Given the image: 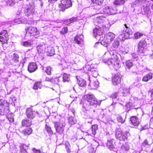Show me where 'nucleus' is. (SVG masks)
I'll return each mask as SVG.
<instances>
[{
    "instance_id": "obj_1",
    "label": "nucleus",
    "mask_w": 153,
    "mask_h": 153,
    "mask_svg": "<svg viewBox=\"0 0 153 153\" xmlns=\"http://www.w3.org/2000/svg\"><path fill=\"white\" fill-rule=\"evenodd\" d=\"M84 97L91 106L96 107L100 105V103L94 94H88L85 95Z\"/></svg>"
},
{
    "instance_id": "obj_2",
    "label": "nucleus",
    "mask_w": 153,
    "mask_h": 153,
    "mask_svg": "<svg viewBox=\"0 0 153 153\" xmlns=\"http://www.w3.org/2000/svg\"><path fill=\"white\" fill-rule=\"evenodd\" d=\"M9 104L6 100L0 99V115H4L8 111Z\"/></svg>"
},
{
    "instance_id": "obj_3",
    "label": "nucleus",
    "mask_w": 153,
    "mask_h": 153,
    "mask_svg": "<svg viewBox=\"0 0 153 153\" xmlns=\"http://www.w3.org/2000/svg\"><path fill=\"white\" fill-rule=\"evenodd\" d=\"M9 40L8 33L7 31L5 30H1L0 32V42L2 45L8 44Z\"/></svg>"
},
{
    "instance_id": "obj_4",
    "label": "nucleus",
    "mask_w": 153,
    "mask_h": 153,
    "mask_svg": "<svg viewBox=\"0 0 153 153\" xmlns=\"http://www.w3.org/2000/svg\"><path fill=\"white\" fill-rule=\"evenodd\" d=\"M25 30L26 33L30 36H36L40 34L39 30L35 27L28 26L25 28Z\"/></svg>"
},
{
    "instance_id": "obj_5",
    "label": "nucleus",
    "mask_w": 153,
    "mask_h": 153,
    "mask_svg": "<svg viewBox=\"0 0 153 153\" xmlns=\"http://www.w3.org/2000/svg\"><path fill=\"white\" fill-rule=\"evenodd\" d=\"M148 40L146 38L143 39L139 41L137 45V51L138 52L142 53L145 51V47L147 44L146 40Z\"/></svg>"
},
{
    "instance_id": "obj_6",
    "label": "nucleus",
    "mask_w": 153,
    "mask_h": 153,
    "mask_svg": "<svg viewBox=\"0 0 153 153\" xmlns=\"http://www.w3.org/2000/svg\"><path fill=\"white\" fill-rule=\"evenodd\" d=\"M72 3L71 0H61V3L59 5L61 9L60 11H64L66 9L72 6Z\"/></svg>"
},
{
    "instance_id": "obj_7",
    "label": "nucleus",
    "mask_w": 153,
    "mask_h": 153,
    "mask_svg": "<svg viewBox=\"0 0 153 153\" xmlns=\"http://www.w3.org/2000/svg\"><path fill=\"white\" fill-rule=\"evenodd\" d=\"M25 114L28 118L33 119L35 117L36 114H38L39 113L37 111H35L32 108L29 107L26 109Z\"/></svg>"
},
{
    "instance_id": "obj_8",
    "label": "nucleus",
    "mask_w": 153,
    "mask_h": 153,
    "mask_svg": "<svg viewBox=\"0 0 153 153\" xmlns=\"http://www.w3.org/2000/svg\"><path fill=\"white\" fill-rule=\"evenodd\" d=\"M122 75L118 73L114 75L112 77V83L114 85L120 84L122 79Z\"/></svg>"
},
{
    "instance_id": "obj_9",
    "label": "nucleus",
    "mask_w": 153,
    "mask_h": 153,
    "mask_svg": "<svg viewBox=\"0 0 153 153\" xmlns=\"http://www.w3.org/2000/svg\"><path fill=\"white\" fill-rule=\"evenodd\" d=\"M110 62L113 66L114 68L116 70L120 68V60L117 57H111L110 59Z\"/></svg>"
},
{
    "instance_id": "obj_10",
    "label": "nucleus",
    "mask_w": 153,
    "mask_h": 153,
    "mask_svg": "<svg viewBox=\"0 0 153 153\" xmlns=\"http://www.w3.org/2000/svg\"><path fill=\"white\" fill-rule=\"evenodd\" d=\"M35 12L34 8L32 5L29 4L25 10L24 13L27 16H32Z\"/></svg>"
},
{
    "instance_id": "obj_11",
    "label": "nucleus",
    "mask_w": 153,
    "mask_h": 153,
    "mask_svg": "<svg viewBox=\"0 0 153 153\" xmlns=\"http://www.w3.org/2000/svg\"><path fill=\"white\" fill-rule=\"evenodd\" d=\"M37 68V66L36 63H30L28 66V70L30 73L35 71Z\"/></svg>"
},
{
    "instance_id": "obj_12",
    "label": "nucleus",
    "mask_w": 153,
    "mask_h": 153,
    "mask_svg": "<svg viewBox=\"0 0 153 153\" xmlns=\"http://www.w3.org/2000/svg\"><path fill=\"white\" fill-rule=\"evenodd\" d=\"M105 27L104 26L102 27L97 26L94 29L93 33L98 35H101L102 34Z\"/></svg>"
},
{
    "instance_id": "obj_13",
    "label": "nucleus",
    "mask_w": 153,
    "mask_h": 153,
    "mask_svg": "<svg viewBox=\"0 0 153 153\" xmlns=\"http://www.w3.org/2000/svg\"><path fill=\"white\" fill-rule=\"evenodd\" d=\"M123 133L122 132L120 128H117L116 130L115 137L120 140H123V138H125V135L123 136Z\"/></svg>"
},
{
    "instance_id": "obj_14",
    "label": "nucleus",
    "mask_w": 153,
    "mask_h": 153,
    "mask_svg": "<svg viewBox=\"0 0 153 153\" xmlns=\"http://www.w3.org/2000/svg\"><path fill=\"white\" fill-rule=\"evenodd\" d=\"M114 34L112 33H109L106 35L105 41L107 43H109L114 40Z\"/></svg>"
},
{
    "instance_id": "obj_15",
    "label": "nucleus",
    "mask_w": 153,
    "mask_h": 153,
    "mask_svg": "<svg viewBox=\"0 0 153 153\" xmlns=\"http://www.w3.org/2000/svg\"><path fill=\"white\" fill-rule=\"evenodd\" d=\"M153 78V74L150 73L145 75L142 79V81L143 82H147L151 79Z\"/></svg>"
},
{
    "instance_id": "obj_16",
    "label": "nucleus",
    "mask_w": 153,
    "mask_h": 153,
    "mask_svg": "<svg viewBox=\"0 0 153 153\" xmlns=\"http://www.w3.org/2000/svg\"><path fill=\"white\" fill-rule=\"evenodd\" d=\"M130 120L133 124H139L141 121V120L136 116L131 117L130 118Z\"/></svg>"
},
{
    "instance_id": "obj_17",
    "label": "nucleus",
    "mask_w": 153,
    "mask_h": 153,
    "mask_svg": "<svg viewBox=\"0 0 153 153\" xmlns=\"http://www.w3.org/2000/svg\"><path fill=\"white\" fill-rule=\"evenodd\" d=\"M74 40L75 43L80 44L83 41V36L82 35H77L75 37Z\"/></svg>"
},
{
    "instance_id": "obj_18",
    "label": "nucleus",
    "mask_w": 153,
    "mask_h": 153,
    "mask_svg": "<svg viewBox=\"0 0 153 153\" xmlns=\"http://www.w3.org/2000/svg\"><path fill=\"white\" fill-rule=\"evenodd\" d=\"M115 140L112 139L110 141H108L107 146L110 150H112L115 148Z\"/></svg>"
},
{
    "instance_id": "obj_19",
    "label": "nucleus",
    "mask_w": 153,
    "mask_h": 153,
    "mask_svg": "<svg viewBox=\"0 0 153 153\" xmlns=\"http://www.w3.org/2000/svg\"><path fill=\"white\" fill-rule=\"evenodd\" d=\"M42 81H37L34 84L33 88L35 90H37L39 89H41L42 87Z\"/></svg>"
},
{
    "instance_id": "obj_20",
    "label": "nucleus",
    "mask_w": 153,
    "mask_h": 153,
    "mask_svg": "<svg viewBox=\"0 0 153 153\" xmlns=\"http://www.w3.org/2000/svg\"><path fill=\"white\" fill-rule=\"evenodd\" d=\"M46 50V52L48 56H52L55 54L54 49L53 47H48Z\"/></svg>"
},
{
    "instance_id": "obj_21",
    "label": "nucleus",
    "mask_w": 153,
    "mask_h": 153,
    "mask_svg": "<svg viewBox=\"0 0 153 153\" xmlns=\"http://www.w3.org/2000/svg\"><path fill=\"white\" fill-rule=\"evenodd\" d=\"M77 83L78 85L81 87H84L86 85V81L82 78H79L78 79Z\"/></svg>"
},
{
    "instance_id": "obj_22",
    "label": "nucleus",
    "mask_w": 153,
    "mask_h": 153,
    "mask_svg": "<svg viewBox=\"0 0 153 153\" xmlns=\"http://www.w3.org/2000/svg\"><path fill=\"white\" fill-rule=\"evenodd\" d=\"M55 127L56 131L58 133H61L63 131L64 126H63V125H55Z\"/></svg>"
},
{
    "instance_id": "obj_23",
    "label": "nucleus",
    "mask_w": 153,
    "mask_h": 153,
    "mask_svg": "<svg viewBox=\"0 0 153 153\" xmlns=\"http://www.w3.org/2000/svg\"><path fill=\"white\" fill-rule=\"evenodd\" d=\"M88 71H90L89 73L94 77H96L98 75L97 71L93 68H90L88 69Z\"/></svg>"
},
{
    "instance_id": "obj_24",
    "label": "nucleus",
    "mask_w": 153,
    "mask_h": 153,
    "mask_svg": "<svg viewBox=\"0 0 153 153\" xmlns=\"http://www.w3.org/2000/svg\"><path fill=\"white\" fill-rule=\"evenodd\" d=\"M91 3L96 5L100 6L103 3L104 0H90Z\"/></svg>"
},
{
    "instance_id": "obj_25",
    "label": "nucleus",
    "mask_w": 153,
    "mask_h": 153,
    "mask_svg": "<svg viewBox=\"0 0 153 153\" xmlns=\"http://www.w3.org/2000/svg\"><path fill=\"white\" fill-rule=\"evenodd\" d=\"M147 3L146 4V5L143 6V9L144 12L146 13H147L150 10V3L149 1L147 2Z\"/></svg>"
},
{
    "instance_id": "obj_26",
    "label": "nucleus",
    "mask_w": 153,
    "mask_h": 153,
    "mask_svg": "<svg viewBox=\"0 0 153 153\" xmlns=\"http://www.w3.org/2000/svg\"><path fill=\"white\" fill-rule=\"evenodd\" d=\"M77 19L78 18L77 17H73L69 19L65 20V22L67 24H70L76 21Z\"/></svg>"
},
{
    "instance_id": "obj_27",
    "label": "nucleus",
    "mask_w": 153,
    "mask_h": 153,
    "mask_svg": "<svg viewBox=\"0 0 153 153\" xmlns=\"http://www.w3.org/2000/svg\"><path fill=\"white\" fill-rule=\"evenodd\" d=\"M32 132V130L30 127H27L25 129H24L23 132L25 135H30Z\"/></svg>"
},
{
    "instance_id": "obj_28",
    "label": "nucleus",
    "mask_w": 153,
    "mask_h": 153,
    "mask_svg": "<svg viewBox=\"0 0 153 153\" xmlns=\"http://www.w3.org/2000/svg\"><path fill=\"white\" fill-rule=\"evenodd\" d=\"M110 15H114L117 12V10L115 7L113 6H110Z\"/></svg>"
},
{
    "instance_id": "obj_29",
    "label": "nucleus",
    "mask_w": 153,
    "mask_h": 153,
    "mask_svg": "<svg viewBox=\"0 0 153 153\" xmlns=\"http://www.w3.org/2000/svg\"><path fill=\"white\" fill-rule=\"evenodd\" d=\"M125 2V0H115L114 4L117 5H122L124 4Z\"/></svg>"
},
{
    "instance_id": "obj_30",
    "label": "nucleus",
    "mask_w": 153,
    "mask_h": 153,
    "mask_svg": "<svg viewBox=\"0 0 153 153\" xmlns=\"http://www.w3.org/2000/svg\"><path fill=\"white\" fill-rule=\"evenodd\" d=\"M19 56L16 53H13L12 59V61L16 63L19 61Z\"/></svg>"
},
{
    "instance_id": "obj_31",
    "label": "nucleus",
    "mask_w": 153,
    "mask_h": 153,
    "mask_svg": "<svg viewBox=\"0 0 153 153\" xmlns=\"http://www.w3.org/2000/svg\"><path fill=\"white\" fill-rule=\"evenodd\" d=\"M109 8V6H106L103 9V12L105 14L109 15L110 13Z\"/></svg>"
},
{
    "instance_id": "obj_32",
    "label": "nucleus",
    "mask_w": 153,
    "mask_h": 153,
    "mask_svg": "<svg viewBox=\"0 0 153 153\" xmlns=\"http://www.w3.org/2000/svg\"><path fill=\"white\" fill-rule=\"evenodd\" d=\"M45 129L49 135H51L53 134L51 128L49 126L46 125Z\"/></svg>"
},
{
    "instance_id": "obj_33",
    "label": "nucleus",
    "mask_w": 153,
    "mask_h": 153,
    "mask_svg": "<svg viewBox=\"0 0 153 153\" xmlns=\"http://www.w3.org/2000/svg\"><path fill=\"white\" fill-rule=\"evenodd\" d=\"M133 65L132 62L131 60L126 61V65L128 69L130 68Z\"/></svg>"
},
{
    "instance_id": "obj_34",
    "label": "nucleus",
    "mask_w": 153,
    "mask_h": 153,
    "mask_svg": "<svg viewBox=\"0 0 153 153\" xmlns=\"http://www.w3.org/2000/svg\"><path fill=\"white\" fill-rule=\"evenodd\" d=\"M143 35V34L139 32H137L134 34V38L135 39H139Z\"/></svg>"
},
{
    "instance_id": "obj_35",
    "label": "nucleus",
    "mask_w": 153,
    "mask_h": 153,
    "mask_svg": "<svg viewBox=\"0 0 153 153\" xmlns=\"http://www.w3.org/2000/svg\"><path fill=\"white\" fill-rule=\"evenodd\" d=\"M92 133L94 135L96 134V131L97 129V125H92L91 127Z\"/></svg>"
},
{
    "instance_id": "obj_36",
    "label": "nucleus",
    "mask_w": 153,
    "mask_h": 153,
    "mask_svg": "<svg viewBox=\"0 0 153 153\" xmlns=\"http://www.w3.org/2000/svg\"><path fill=\"white\" fill-rule=\"evenodd\" d=\"M32 43L28 41H25L22 42V45L26 47H30Z\"/></svg>"
},
{
    "instance_id": "obj_37",
    "label": "nucleus",
    "mask_w": 153,
    "mask_h": 153,
    "mask_svg": "<svg viewBox=\"0 0 153 153\" xmlns=\"http://www.w3.org/2000/svg\"><path fill=\"white\" fill-rule=\"evenodd\" d=\"M68 32V27H64L62 30L60 31V33L61 34H64Z\"/></svg>"
},
{
    "instance_id": "obj_38",
    "label": "nucleus",
    "mask_w": 153,
    "mask_h": 153,
    "mask_svg": "<svg viewBox=\"0 0 153 153\" xmlns=\"http://www.w3.org/2000/svg\"><path fill=\"white\" fill-rule=\"evenodd\" d=\"M119 92H114L112 93L110 96V97L112 99H116L117 98Z\"/></svg>"
},
{
    "instance_id": "obj_39",
    "label": "nucleus",
    "mask_w": 153,
    "mask_h": 153,
    "mask_svg": "<svg viewBox=\"0 0 153 153\" xmlns=\"http://www.w3.org/2000/svg\"><path fill=\"white\" fill-rule=\"evenodd\" d=\"M7 117L10 123H12L14 122L13 117L12 115L9 114L7 116Z\"/></svg>"
},
{
    "instance_id": "obj_40",
    "label": "nucleus",
    "mask_w": 153,
    "mask_h": 153,
    "mask_svg": "<svg viewBox=\"0 0 153 153\" xmlns=\"http://www.w3.org/2000/svg\"><path fill=\"white\" fill-rule=\"evenodd\" d=\"M44 47L42 45H39L37 47V49L38 52L40 53L42 51H43Z\"/></svg>"
},
{
    "instance_id": "obj_41",
    "label": "nucleus",
    "mask_w": 153,
    "mask_h": 153,
    "mask_svg": "<svg viewBox=\"0 0 153 153\" xmlns=\"http://www.w3.org/2000/svg\"><path fill=\"white\" fill-rule=\"evenodd\" d=\"M119 45V42L118 41L115 40L112 45V46L114 48H117Z\"/></svg>"
},
{
    "instance_id": "obj_42",
    "label": "nucleus",
    "mask_w": 153,
    "mask_h": 153,
    "mask_svg": "<svg viewBox=\"0 0 153 153\" xmlns=\"http://www.w3.org/2000/svg\"><path fill=\"white\" fill-rule=\"evenodd\" d=\"M51 68L49 66L47 67L45 69V72L49 75L51 74Z\"/></svg>"
},
{
    "instance_id": "obj_43",
    "label": "nucleus",
    "mask_w": 153,
    "mask_h": 153,
    "mask_svg": "<svg viewBox=\"0 0 153 153\" xmlns=\"http://www.w3.org/2000/svg\"><path fill=\"white\" fill-rule=\"evenodd\" d=\"M68 79L69 77L68 75L66 74H64L63 76V82H68Z\"/></svg>"
},
{
    "instance_id": "obj_44",
    "label": "nucleus",
    "mask_w": 153,
    "mask_h": 153,
    "mask_svg": "<svg viewBox=\"0 0 153 153\" xmlns=\"http://www.w3.org/2000/svg\"><path fill=\"white\" fill-rule=\"evenodd\" d=\"M117 120L119 123L121 124L123 123L125 121V120L121 116L118 117L117 118Z\"/></svg>"
},
{
    "instance_id": "obj_45",
    "label": "nucleus",
    "mask_w": 153,
    "mask_h": 153,
    "mask_svg": "<svg viewBox=\"0 0 153 153\" xmlns=\"http://www.w3.org/2000/svg\"><path fill=\"white\" fill-rule=\"evenodd\" d=\"M66 151L68 153H70L71 151L70 149V146L69 143H67L65 145Z\"/></svg>"
},
{
    "instance_id": "obj_46",
    "label": "nucleus",
    "mask_w": 153,
    "mask_h": 153,
    "mask_svg": "<svg viewBox=\"0 0 153 153\" xmlns=\"http://www.w3.org/2000/svg\"><path fill=\"white\" fill-rule=\"evenodd\" d=\"M148 145V141L146 140H145L142 144V148L146 147Z\"/></svg>"
},
{
    "instance_id": "obj_47",
    "label": "nucleus",
    "mask_w": 153,
    "mask_h": 153,
    "mask_svg": "<svg viewBox=\"0 0 153 153\" xmlns=\"http://www.w3.org/2000/svg\"><path fill=\"white\" fill-rule=\"evenodd\" d=\"M27 147V146L24 144H21L20 146L21 150L22 151L23 150L26 151V148Z\"/></svg>"
},
{
    "instance_id": "obj_48",
    "label": "nucleus",
    "mask_w": 153,
    "mask_h": 153,
    "mask_svg": "<svg viewBox=\"0 0 153 153\" xmlns=\"http://www.w3.org/2000/svg\"><path fill=\"white\" fill-rule=\"evenodd\" d=\"M121 149L123 150H127L129 149V147L126 144L123 145L121 147Z\"/></svg>"
},
{
    "instance_id": "obj_49",
    "label": "nucleus",
    "mask_w": 153,
    "mask_h": 153,
    "mask_svg": "<svg viewBox=\"0 0 153 153\" xmlns=\"http://www.w3.org/2000/svg\"><path fill=\"white\" fill-rule=\"evenodd\" d=\"M129 134L128 133V131H126V132H125L124 133H123V136H124V135H125V138H123V140H126L127 138V136H128V134Z\"/></svg>"
},
{
    "instance_id": "obj_50",
    "label": "nucleus",
    "mask_w": 153,
    "mask_h": 153,
    "mask_svg": "<svg viewBox=\"0 0 153 153\" xmlns=\"http://www.w3.org/2000/svg\"><path fill=\"white\" fill-rule=\"evenodd\" d=\"M135 2L138 4H142L146 2V0H136Z\"/></svg>"
},
{
    "instance_id": "obj_51",
    "label": "nucleus",
    "mask_w": 153,
    "mask_h": 153,
    "mask_svg": "<svg viewBox=\"0 0 153 153\" xmlns=\"http://www.w3.org/2000/svg\"><path fill=\"white\" fill-rule=\"evenodd\" d=\"M32 150L33 152V153H42L40 150L36 149L34 148L32 149Z\"/></svg>"
},
{
    "instance_id": "obj_52",
    "label": "nucleus",
    "mask_w": 153,
    "mask_h": 153,
    "mask_svg": "<svg viewBox=\"0 0 153 153\" xmlns=\"http://www.w3.org/2000/svg\"><path fill=\"white\" fill-rule=\"evenodd\" d=\"M92 84L95 88H97L99 86L98 83L97 81H94L93 82Z\"/></svg>"
},
{
    "instance_id": "obj_53",
    "label": "nucleus",
    "mask_w": 153,
    "mask_h": 153,
    "mask_svg": "<svg viewBox=\"0 0 153 153\" xmlns=\"http://www.w3.org/2000/svg\"><path fill=\"white\" fill-rule=\"evenodd\" d=\"M15 22L18 23H21L22 22V20L21 19L19 18H16L15 20Z\"/></svg>"
},
{
    "instance_id": "obj_54",
    "label": "nucleus",
    "mask_w": 153,
    "mask_h": 153,
    "mask_svg": "<svg viewBox=\"0 0 153 153\" xmlns=\"http://www.w3.org/2000/svg\"><path fill=\"white\" fill-rule=\"evenodd\" d=\"M6 2L7 4L9 5H11L13 3V0H7Z\"/></svg>"
},
{
    "instance_id": "obj_55",
    "label": "nucleus",
    "mask_w": 153,
    "mask_h": 153,
    "mask_svg": "<svg viewBox=\"0 0 153 153\" xmlns=\"http://www.w3.org/2000/svg\"><path fill=\"white\" fill-rule=\"evenodd\" d=\"M29 120H22V124H27L29 122Z\"/></svg>"
},
{
    "instance_id": "obj_56",
    "label": "nucleus",
    "mask_w": 153,
    "mask_h": 153,
    "mask_svg": "<svg viewBox=\"0 0 153 153\" xmlns=\"http://www.w3.org/2000/svg\"><path fill=\"white\" fill-rule=\"evenodd\" d=\"M105 18V17L104 16H98L97 17V20H103V19Z\"/></svg>"
},
{
    "instance_id": "obj_57",
    "label": "nucleus",
    "mask_w": 153,
    "mask_h": 153,
    "mask_svg": "<svg viewBox=\"0 0 153 153\" xmlns=\"http://www.w3.org/2000/svg\"><path fill=\"white\" fill-rule=\"evenodd\" d=\"M126 32L129 35L131 34L132 33L131 30H130V31H128L127 30H126Z\"/></svg>"
},
{
    "instance_id": "obj_58",
    "label": "nucleus",
    "mask_w": 153,
    "mask_h": 153,
    "mask_svg": "<svg viewBox=\"0 0 153 153\" xmlns=\"http://www.w3.org/2000/svg\"><path fill=\"white\" fill-rule=\"evenodd\" d=\"M52 80V78H49L48 77H47L46 78V80L48 81H51V80Z\"/></svg>"
},
{
    "instance_id": "obj_59",
    "label": "nucleus",
    "mask_w": 153,
    "mask_h": 153,
    "mask_svg": "<svg viewBox=\"0 0 153 153\" xmlns=\"http://www.w3.org/2000/svg\"><path fill=\"white\" fill-rule=\"evenodd\" d=\"M148 128V127L146 126V125H143V126H142V130Z\"/></svg>"
},
{
    "instance_id": "obj_60",
    "label": "nucleus",
    "mask_w": 153,
    "mask_h": 153,
    "mask_svg": "<svg viewBox=\"0 0 153 153\" xmlns=\"http://www.w3.org/2000/svg\"><path fill=\"white\" fill-rule=\"evenodd\" d=\"M149 92L150 93L151 96H152L153 94V91L152 90H150L149 91Z\"/></svg>"
},
{
    "instance_id": "obj_61",
    "label": "nucleus",
    "mask_w": 153,
    "mask_h": 153,
    "mask_svg": "<svg viewBox=\"0 0 153 153\" xmlns=\"http://www.w3.org/2000/svg\"><path fill=\"white\" fill-rule=\"evenodd\" d=\"M124 26H125V27L126 28H129V25H128V26L127 25V24H125L124 25Z\"/></svg>"
},
{
    "instance_id": "obj_62",
    "label": "nucleus",
    "mask_w": 153,
    "mask_h": 153,
    "mask_svg": "<svg viewBox=\"0 0 153 153\" xmlns=\"http://www.w3.org/2000/svg\"><path fill=\"white\" fill-rule=\"evenodd\" d=\"M71 111L72 112V113L74 114L75 113V111L74 109H73L72 111Z\"/></svg>"
},
{
    "instance_id": "obj_63",
    "label": "nucleus",
    "mask_w": 153,
    "mask_h": 153,
    "mask_svg": "<svg viewBox=\"0 0 153 153\" xmlns=\"http://www.w3.org/2000/svg\"><path fill=\"white\" fill-rule=\"evenodd\" d=\"M151 153H153V148H152V150H151Z\"/></svg>"
},
{
    "instance_id": "obj_64",
    "label": "nucleus",
    "mask_w": 153,
    "mask_h": 153,
    "mask_svg": "<svg viewBox=\"0 0 153 153\" xmlns=\"http://www.w3.org/2000/svg\"><path fill=\"white\" fill-rule=\"evenodd\" d=\"M128 93H129V91H128Z\"/></svg>"
}]
</instances>
